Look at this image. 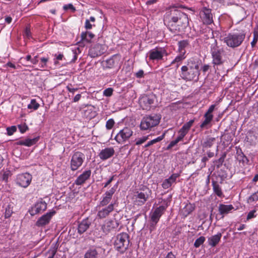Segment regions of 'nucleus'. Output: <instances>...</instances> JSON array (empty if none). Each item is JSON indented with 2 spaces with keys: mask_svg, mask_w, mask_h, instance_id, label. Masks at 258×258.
<instances>
[{
  "mask_svg": "<svg viewBox=\"0 0 258 258\" xmlns=\"http://www.w3.org/2000/svg\"><path fill=\"white\" fill-rule=\"evenodd\" d=\"M164 23L171 32H182L188 25V16L173 6L166 12Z\"/></svg>",
  "mask_w": 258,
  "mask_h": 258,
  "instance_id": "f257e3e1",
  "label": "nucleus"
},
{
  "mask_svg": "<svg viewBox=\"0 0 258 258\" xmlns=\"http://www.w3.org/2000/svg\"><path fill=\"white\" fill-rule=\"evenodd\" d=\"M202 64L201 60L196 57H191L187 59L186 64L181 68L180 77L186 82H197L200 75V67Z\"/></svg>",
  "mask_w": 258,
  "mask_h": 258,
  "instance_id": "f03ea898",
  "label": "nucleus"
},
{
  "mask_svg": "<svg viewBox=\"0 0 258 258\" xmlns=\"http://www.w3.org/2000/svg\"><path fill=\"white\" fill-rule=\"evenodd\" d=\"M210 51L212 57V63L214 66L222 65L225 60V52L223 48L218 46L216 40H214V42L211 44Z\"/></svg>",
  "mask_w": 258,
  "mask_h": 258,
  "instance_id": "7ed1b4c3",
  "label": "nucleus"
},
{
  "mask_svg": "<svg viewBox=\"0 0 258 258\" xmlns=\"http://www.w3.org/2000/svg\"><path fill=\"white\" fill-rule=\"evenodd\" d=\"M245 37L244 32L230 33L223 38L224 42L231 48H235L240 46Z\"/></svg>",
  "mask_w": 258,
  "mask_h": 258,
  "instance_id": "20e7f679",
  "label": "nucleus"
},
{
  "mask_svg": "<svg viewBox=\"0 0 258 258\" xmlns=\"http://www.w3.org/2000/svg\"><path fill=\"white\" fill-rule=\"evenodd\" d=\"M130 236L125 232H122L118 234L114 242L115 249L123 254L127 249L130 243Z\"/></svg>",
  "mask_w": 258,
  "mask_h": 258,
  "instance_id": "39448f33",
  "label": "nucleus"
},
{
  "mask_svg": "<svg viewBox=\"0 0 258 258\" xmlns=\"http://www.w3.org/2000/svg\"><path fill=\"white\" fill-rule=\"evenodd\" d=\"M156 96L153 94L144 95L139 99V104L143 110H150L156 107Z\"/></svg>",
  "mask_w": 258,
  "mask_h": 258,
  "instance_id": "423d86ee",
  "label": "nucleus"
},
{
  "mask_svg": "<svg viewBox=\"0 0 258 258\" xmlns=\"http://www.w3.org/2000/svg\"><path fill=\"white\" fill-rule=\"evenodd\" d=\"M160 118L156 114L149 115L143 118L140 124L142 130H147L158 125Z\"/></svg>",
  "mask_w": 258,
  "mask_h": 258,
  "instance_id": "0eeeda50",
  "label": "nucleus"
},
{
  "mask_svg": "<svg viewBox=\"0 0 258 258\" xmlns=\"http://www.w3.org/2000/svg\"><path fill=\"white\" fill-rule=\"evenodd\" d=\"M85 158V155L81 152H75L71 160L70 168L71 170L76 171L83 164Z\"/></svg>",
  "mask_w": 258,
  "mask_h": 258,
  "instance_id": "6e6552de",
  "label": "nucleus"
},
{
  "mask_svg": "<svg viewBox=\"0 0 258 258\" xmlns=\"http://www.w3.org/2000/svg\"><path fill=\"white\" fill-rule=\"evenodd\" d=\"M133 131L128 127H124L115 136L114 139L118 144H123L133 136Z\"/></svg>",
  "mask_w": 258,
  "mask_h": 258,
  "instance_id": "1a4fd4ad",
  "label": "nucleus"
},
{
  "mask_svg": "<svg viewBox=\"0 0 258 258\" xmlns=\"http://www.w3.org/2000/svg\"><path fill=\"white\" fill-rule=\"evenodd\" d=\"M167 205H161L156 208L153 212L150 217V226L155 227L160 220V217L165 212Z\"/></svg>",
  "mask_w": 258,
  "mask_h": 258,
  "instance_id": "9d476101",
  "label": "nucleus"
},
{
  "mask_svg": "<svg viewBox=\"0 0 258 258\" xmlns=\"http://www.w3.org/2000/svg\"><path fill=\"white\" fill-rule=\"evenodd\" d=\"M117 187L116 184L111 187L109 190L106 191L102 196L99 202V207H105L108 205L112 198L113 194L115 193Z\"/></svg>",
  "mask_w": 258,
  "mask_h": 258,
  "instance_id": "9b49d317",
  "label": "nucleus"
},
{
  "mask_svg": "<svg viewBox=\"0 0 258 258\" xmlns=\"http://www.w3.org/2000/svg\"><path fill=\"white\" fill-rule=\"evenodd\" d=\"M149 59L152 60H160L163 59V56L168 55L164 48H156L151 50L149 52Z\"/></svg>",
  "mask_w": 258,
  "mask_h": 258,
  "instance_id": "f8f14e48",
  "label": "nucleus"
},
{
  "mask_svg": "<svg viewBox=\"0 0 258 258\" xmlns=\"http://www.w3.org/2000/svg\"><path fill=\"white\" fill-rule=\"evenodd\" d=\"M31 180V175L26 172L18 175L16 178V183L20 186L26 188L30 184Z\"/></svg>",
  "mask_w": 258,
  "mask_h": 258,
  "instance_id": "ddd939ff",
  "label": "nucleus"
},
{
  "mask_svg": "<svg viewBox=\"0 0 258 258\" xmlns=\"http://www.w3.org/2000/svg\"><path fill=\"white\" fill-rule=\"evenodd\" d=\"M106 51L105 46L100 44H96L90 48L89 55L92 58L101 55Z\"/></svg>",
  "mask_w": 258,
  "mask_h": 258,
  "instance_id": "4468645a",
  "label": "nucleus"
},
{
  "mask_svg": "<svg viewBox=\"0 0 258 258\" xmlns=\"http://www.w3.org/2000/svg\"><path fill=\"white\" fill-rule=\"evenodd\" d=\"M215 107V105H211L208 110L205 113L204 117L205 118L204 120L200 125L201 128H207V126L210 124L211 122L213 119V115L212 112H213Z\"/></svg>",
  "mask_w": 258,
  "mask_h": 258,
  "instance_id": "2eb2a0df",
  "label": "nucleus"
},
{
  "mask_svg": "<svg viewBox=\"0 0 258 258\" xmlns=\"http://www.w3.org/2000/svg\"><path fill=\"white\" fill-rule=\"evenodd\" d=\"M47 208V204L44 201H40L35 204L29 210V213L32 216L42 213Z\"/></svg>",
  "mask_w": 258,
  "mask_h": 258,
  "instance_id": "dca6fc26",
  "label": "nucleus"
},
{
  "mask_svg": "<svg viewBox=\"0 0 258 258\" xmlns=\"http://www.w3.org/2000/svg\"><path fill=\"white\" fill-rule=\"evenodd\" d=\"M55 211H51L43 215L38 219L36 223V225L38 227H43L48 224L52 217L55 214Z\"/></svg>",
  "mask_w": 258,
  "mask_h": 258,
  "instance_id": "f3484780",
  "label": "nucleus"
},
{
  "mask_svg": "<svg viewBox=\"0 0 258 258\" xmlns=\"http://www.w3.org/2000/svg\"><path fill=\"white\" fill-rule=\"evenodd\" d=\"M115 203L111 202L107 206L99 210L97 213V216L100 219H104L109 215L114 209Z\"/></svg>",
  "mask_w": 258,
  "mask_h": 258,
  "instance_id": "a211bd4d",
  "label": "nucleus"
},
{
  "mask_svg": "<svg viewBox=\"0 0 258 258\" xmlns=\"http://www.w3.org/2000/svg\"><path fill=\"white\" fill-rule=\"evenodd\" d=\"M200 17L205 24L209 25L213 22V17L210 9L204 8L200 12Z\"/></svg>",
  "mask_w": 258,
  "mask_h": 258,
  "instance_id": "6ab92c4d",
  "label": "nucleus"
},
{
  "mask_svg": "<svg viewBox=\"0 0 258 258\" xmlns=\"http://www.w3.org/2000/svg\"><path fill=\"white\" fill-rule=\"evenodd\" d=\"M136 204L138 206L143 205L149 199V194L147 191H137L135 195Z\"/></svg>",
  "mask_w": 258,
  "mask_h": 258,
  "instance_id": "aec40b11",
  "label": "nucleus"
},
{
  "mask_svg": "<svg viewBox=\"0 0 258 258\" xmlns=\"http://www.w3.org/2000/svg\"><path fill=\"white\" fill-rule=\"evenodd\" d=\"M91 175V170L84 171L82 174H80L75 181V183L77 185H81L84 184L86 180L90 177Z\"/></svg>",
  "mask_w": 258,
  "mask_h": 258,
  "instance_id": "412c9836",
  "label": "nucleus"
},
{
  "mask_svg": "<svg viewBox=\"0 0 258 258\" xmlns=\"http://www.w3.org/2000/svg\"><path fill=\"white\" fill-rule=\"evenodd\" d=\"M115 151L112 147L106 148L102 150L99 154V157L102 160H106L114 154Z\"/></svg>",
  "mask_w": 258,
  "mask_h": 258,
  "instance_id": "4be33fe9",
  "label": "nucleus"
},
{
  "mask_svg": "<svg viewBox=\"0 0 258 258\" xmlns=\"http://www.w3.org/2000/svg\"><path fill=\"white\" fill-rule=\"evenodd\" d=\"M91 224V222L88 218L83 220L81 222H79L78 225V232L80 234L84 233L89 228Z\"/></svg>",
  "mask_w": 258,
  "mask_h": 258,
  "instance_id": "5701e85b",
  "label": "nucleus"
},
{
  "mask_svg": "<svg viewBox=\"0 0 258 258\" xmlns=\"http://www.w3.org/2000/svg\"><path fill=\"white\" fill-rule=\"evenodd\" d=\"M119 226V223L115 219L107 221L104 225V231L109 232L115 230Z\"/></svg>",
  "mask_w": 258,
  "mask_h": 258,
  "instance_id": "b1692460",
  "label": "nucleus"
},
{
  "mask_svg": "<svg viewBox=\"0 0 258 258\" xmlns=\"http://www.w3.org/2000/svg\"><path fill=\"white\" fill-rule=\"evenodd\" d=\"M179 176V174L174 173L172 174L168 178L165 179L162 184L163 188L164 189H167L170 187L173 183L175 182L176 179Z\"/></svg>",
  "mask_w": 258,
  "mask_h": 258,
  "instance_id": "393cba45",
  "label": "nucleus"
},
{
  "mask_svg": "<svg viewBox=\"0 0 258 258\" xmlns=\"http://www.w3.org/2000/svg\"><path fill=\"white\" fill-rule=\"evenodd\" d=\"M39 137H37L33 139L27 138L24 140H20L17 142V144L18 145L25 146L30 147L35 144L39 140Z\"/></svg>",
  "mask_w": 258,
  "mask_h": 258,
  "instance_id": "a878e982",
  "label": "nucleus"
},
{
  "mask_svg": "<svg viewBox=\"0 0 258 258\" xmlns=\"http://www.w3.org/2000/svg\"><path fill=\"white\" fill-rule=\"evenodd\" d=\"M222 237L221 233H218L217 234L213 235L208 239V244L212 247L216 246L220 241Z\"/></svg>",
  "mask_w": 258,
  "mask_h": 258,
  "instance_id": "bb28decb",
  "label": "nucleus"
},
{
  "mask_svg": "<svg viewBox=\"0 0 258 258\" xmlns=\"http://www.w3.org/2000/svg\"><path fill=\"white\" fill-rule=\"evenodd\" d=\"M234 209L232 205H224L220 204L218 207L219 213L222 215V218L224 217V215L228 214L230 211Z\"/></svg>",
  "mask_w": 258,
  "mask_h": 258,
  "instance_id": "cd10ccee",
  "label": "nucleus"
},
{
  "mask_svg": "<svg viewBox=\"0 0 258 258\" xmlns=\"http://www.w3.org/2000/svg\"><path fill=\"white\" fill-rule=\"evenodd\" d=\"M216 139L215 138L207 137L205 140L202 143L203 148H209L212 147Z\"/></svg>",
  "mask_w": 258,
  "mask_h": 258,
  "instance_id": "c85d7f7f",
  "label": "nucleus"
},
{
  "mask_svg": "<svg viewBox=\"0 0 258 258\" xmlns=\"http://www.w3.org/2000/svg\"><path fill=\"white\" fill-rule=\"evenodd\" d=\"M188 45V41L187 40H182L178 42V52L180 53H186L185 48Z\"/></svg>",
  "mask_w": 258,
  "mask_h": 258,
  "instance_id": "c756f323",
  "label": "nucleus"
},
{
  "mask_svg": "<svg viewBox=\"0 0 258 258\" xmlns=\"http://www.w3.org/2000/svg\"><path fill=\"white\" fill-rule=\"evenodd\" d=\"M212 183L214 193L219 197H222L223 196V192L221 187L218 182L216 181L213 180Z\"/></svg>",
  "mask_w": 258,
  "mask_h": 258,
  "instance_id": "7c9ffc66",
  "label": "nucleus"
},
{
  "mask_svg": "<svg viewBox=\"0 0 258 258\" xmlns=\"http://www.w3.org/2000/svg\"><path fill=\"white\" fill-rule=\"evenodd\" d=\"M186 58L185 54L180 53L179 54L175 57V58L171 62V64L176 63V67L178 68L181 62Z\"/></svg>",
  "mask_w": 258,
  "mask_h": 258,
  "instance_id": "2f4dec72",
  "label": "nucleus"
},
{
  "mask_svg": "<svg viewBox=\"0 0 258 258\" xmlns=\"http://www.w3.org/2000/svg\"><path fill=\"white\" fill-rule=\"evenodd\" d=\"M98 253L96 249H89L84 255V258H97Z\"/></svg>",
  "mask_w": 258,
  "mask_h": 258,
  "instance_id": "473e14b6",
  "label": "nucleus"
},
{
  "mask_svg": "<svg viewBox=\"0 0 258 258\" xmlns=\"http://www.w3.org/2000/svg\"><path fill=\"white\" fill-rule=\"evenodd\" d=\"M94 35L90 32L86 31L82 32L81 35V39L83 41L90 42L91 40L94 37Z\"/></svg>",
  "mask_w": 258,
  "mask_h": 258,
  "instance_id": "72a5a7b5",
  "label": "nucleus"
},
{
  "mask_svg": "<svg viewBox=\"0 0 258 258\" xmlns=\"http://www.w3.org/2000/svg\"><path fill=\"white\" fill-rule=\"evenodd\" d=\"M114 57L115 56H113L106 60L104 62V66L107 68H112L115 64Z\"/></svg>",
  "mask_w": 258,
  "mask_h": 258,
  "instance_id": "f704fd0d",
  "label": "nucleus"
},
{
  "mask_svg": "<svg viewBox=\"0 0 258 258\" xmlns=\"http://www.w3.org/2000/svg\"><path fill=\"white\" fill-rule=\"evenodd\" d=\"M165 135V133H164L161 136L157 137V138L149 141L147 144L145 145V148H148L149 146L162 141L164 139Z\"/></svg>",
  "mask_w": 258,
  "mask_h": 258,
  "instance_id": "c9c22d12",
  "label": "nucleus"
},
{
  "mask_svg": "<svg viewBox=\"0 0 258 258\" xmlns=\"http://www.w3.org/2000/svg\"><path fill=\"white\" fill-rule=\"evenodd\" d=\"M226 156V154L224 153L219 159L214 161L215 165L216 166L217 168H219L222 166Z\"/></svg>",
  "mask_w": 258,
  "mask_h": 258,
  "instance_id": "e433bc0d",
  "label": "nucleus"
},
{
  "mask_svg": "<svg viewBox=\"0 0 258 258\" xmlns=\"http://www.w3.org/2000/svg\"><path fill=\"white\" fill-rule=\"evenodd\" d=\"M194 122V120H190L188 122L185 123L182 127L180 128L181 130L184 131V132L187 134L190 128L192 126L193 123Z\"/></svg>",
  "mask_w": 258,
  "mask_h": 258,
  "instance_id": "4c0bfd02",
  "label": "nucleus"
},
{
  "mask_svg": "<svg viewBox=\"0 0 258 258\" xmlns=\"http://www.w3.org/2000/svg\"><path fill=\"white\" fill-rule=\"evenodd\" d=\"M39 106V104L36 102L35 99H32L30 103L28 105V108L37 110Z\"/></svg>",
  "mask_w": 258,
  "mask_h": 258,
  "instance_id": "58836bf2",
  "label": "nucleus"
},
{
  "mask_svg": "<svg viewBox=\"0 0 258 258\" xmlns=\"http://www.w3.org/2000/svg\"><path fill=\"white\" fill-rule=\"evenodd\" d=\"M206 240L204 236H200L199 238L197 239L194 243V246L196 248L199 247L202 244L204 243Z\"/></svg>",
  "mask_w": 258,
  "mask_h": 258,
  "instance_id": "ea45409f",
  "label": "nucleus"
},
{
  "mask_svg": "<svg viewBox=\"0 0 258 258\" xmlns=\"http://www.w3.org/2000/svg\"><path fill=\"white\" fill-rule=\"evenodd\" d=\"M32 57L30 55H27L25 57H22L20 58V62L24 66H29V64H27V61L31 62Z\"/></svg>",
  "mask_w": 258,
  "mask_h": 258,
  "instance_id": "a19ab883",
  "label": "nucleus"
},
{
  "mask_svg": "<svg viewBox=\"0 0 258 258\" xmlns=\"http://www.w3.org/2000/svg\"><path fill=\"white\" fill-rule=\"evenodd\" d=\"M194 210V208L191 204L187 205L184 208V214L187 216L191 213Z\"/></svg>",
  "mask_w": 258,
  "mask_h": 258,
  "instance_id": "79ce46f5",
  "label": "nucleus"
},
{
  "mask_svg": "<svg viewBox=\"0 0 258 258\" xmlns=\"http://www.w3.org/2000/svg\"><path fill=\"white\" fill-rule=\"evenodd\" d=\"M48 57H41L40 58V63L39 64V67L42 69L46 68L47 63L48 61Z\"/></svg>",
  "mask_w": 258,
  "mask_h": 258,
  "instance_id": "37998d69",
  "label": "nucleus"
},
{
  "mask_svg": "<svg viewBox=\"0 0 258 258\" xmlns=\"http://www.w3.org/2000/svg\"><path fill=\"white\" fill-rule=\"evenodd\" d=\"M13 213V209L11 205H8L6 208L5 216L6 218L10 217Z\"/></svg>",
  "mask_w": 258,
  "mask_h": 258,
  "instance_id": "c03bdc74",
  "label": "nucleus"
},
{
  "mask_svg": "<svg viewBox=\"0 0 258 258\" xmlns=\"http://www.w3.org/2000/svg\"><path fill=\"white\" fill-rule=\"evenodd\" d=\"M258 201V190L250 196L248 199V202L251 203Z\"/></svg>",
  "mask_w": 258,
  "mask_h": 258,
  "instance_id": "a18cd8bd",
  "label": "nucleus"
},
{
  "mask_svg": "<svg viewBox=\"0 0 258 258\" xmlns=\"http://www.w3.org/2000/svg\"><path fill=\"white\" fill-rule=\"evenodd\" d=\"M115 124V122L112 118L108 119L106 123V127L107 130H111Z\"/></svg>",
  "mask_w": 258,
  "mask_h": 258,
  "instance_id": "49530a36",
  "label": "nucleus"
},
{
  "mask_svg": "<svg viewBox=\"0 0 258 258\" xmlns=\"http://www.w3.org/2000/svg\"><path fill=\"white\" fill-rule=\"evenodd\" d=\"M17 131V127L15 125L8 127L7 128V134L9 136L12 135Z\"/></svg>",
  "mask_w": 258,
  "mask_h": 258,
  "instance_id": "de8ad7c7",
  "label": "nucleus"
},
{
  "mask_svg": "<svg viewBox=\"0 0 258 258\" xmlns=\"http://www.w3.org/2000/svg\"><path fill=\"white\" fill-rule=\"evenodd\" d=\"M113 90L111 88L106 89L103 91V95L106 97H110L112 95Z\"/></svg>",
  "mask_w": 258,
  "mask_h": 258,
  "instance_id": "09e8293b",
  "label": "nucleus"
},
{
  "mask_svg": "<svg viewBox=\"0 0 258 258\" xmlns=\"http://www.w3.org/2000/svg\"><path fill=\"white\" fill-rule=\"evenodd\" d=\"M18 127L20 132L22 134L24 133L29 129L28 126L25 123L23 124H19L18 125Z\"/></svg>",
  "mask_w": 258,
  "mask_h": 258,
  "instance_id": "8fccbe9b",
  "label": "nucleus"
},
{
  "mask_svg": "<svg viewBox=\"0 0 258 258\" xmlns=\"http://www.w3.org/2000/svg\"><path fill=\"white\" fill-rule=\"evenodd\" d=\"M238 159L239 160L240 162H242L243 163H247L249 162V160L247 159V158L243 153H242L241 155H238Z\"/></svg>",
  "mask_w": 258,
  "mask_h": 258,
  "instance_id": "3c124183",
  "label": "nucleus"
},
{
  "mask_svg": "<svg viewBox=\"0 0 258 258\" xmlns=\"http://www.w3.org/2000/svg\"><path fill=\"white\" fill-rule=\"evenodd\" d=\"M11 172L9 170H7L4 172L2 176V179L6 182L8 181V178L11 176Z\"/></svg>",
  "mask_w": 258,
  "mask_h": 258,
  "instance_id": "603ef678",
  "label": "nucleus"
},
{
  "mask_svg": "<svg viewBox=\"0 0 258 258\" xmlns=\"http://www.w3.org/2000/svg\"><path fill=\"white\" fill-rule=\"evenodd\" d=\"M256 210L254 209L251 211H250L248 214H247V218L246 219L247 220H249V219H251L253 218H254L256 217V215H255V213L256 212Z\"/></svg>",
  "mask_w": 258,
  "mask_h": 258,
  "instance_id": "864d4df0",
  "label": "nucleus"
},
{
  "mask_svg": "<svg viewBox=\"0 0 258 258\" xmlns=\"http://www.w3.org/2000/svg\"><path fill=\"white\" fill-rule=\"evenodd\" d=\"M148 138V136L147 137H143L142 138L139 139L137 141L136 144L137 145H140L143 144V143H144L145 141H146L147 140Z\"/></svg>",
  "mask_w": 258,
  "mask_h": 258,
  "instance_id": "5fc2aeb1",
  "label": "nucleus"
},
{
  "mask_svg": "<svg viewBox=\"0 0 258 258\" xmlns=\"http://www.w3.org/2000/svg\"><path fill=\"white\" fill-rule=\"evenodd\" d=\"M63 9L65 11H67L69 9L72 10L73 12L76 11L75 8L72 4H69L68 5H64L63 7Z\"/></svg>",
  "mask_w": 258,
  "mask_h": 258,
  "instance_id": "6e6d98bb",
  "label": "nucleus"
},
{
  "mask_svg": "<svg viewBox=\"0 0 258 258\" xmlns=\"http://www.w3.org/2000/svg\"><path fill=\"white\" fill-rule=\"evenodd\" d=\"M209 160L208 157L204 156L201 160L202 165L201 168H204L206 166V162Z\"/></svg>",
  "mask_w": 258,
  "mask_h": 258,
  "instance_id": "4d7b16f0",
  "label": "nucleus"
},
{
  "mask_svg": "<svg viewBox=\"0 0 258 258\" xmlns=\"http://www.w3.org/2000/svg\"><path fill=\"white\" fill-rule=\"evenodd\" d=\"M67 89L70 93H72V95L74 94L75 91L78 90V88H73L71 85L67 86Z\"/></svg>",
  "mask_w": 258,
  "mask_h": 258,
  "instance_id": "13d9d810",
  "label": "nucleus"
},
{
  "mask_svg": "<svg viewBox=\"0 0 258 258\" xmlns=\"http://www.w3.org/2000/svg\"><path fill=\"white\" fill-rule=\"evenodd\" d=\"M85 28L86 29H91L92 28V25L90 22V20L87 19L85 21Z\"/></svg>",
  "mask_w": 258,
  "mask_h": 258,
  "instance_id": "bf43d9fd",
  "label": "nucleus"
},
{
  "mask_svg": "<svg viewBox=\"0 0 258 258\" xmlns=\"http://www.w3.org/2000/svg\"><path fill=\"white\" fill-rule=\"evenodd\" d=\"M258 40V34H256V33H254V38L253 39V40L251 42V45L252 47H253L255 44L256 43Z\"/></svg>",
  "mask_w": 258,
  "mask_h": 258,
  "instance_id": "052dcab7",
  "label": "nucleus"
},
{
  "mask_svg": "<svg viewBox=\"0 0 258 258\" xmlns=\"http://www.w3.org/2000/svg\"><path fill=\"white\" fill-rule=\"evenodd\" d=\"M114 176L115 175L112 176L105 183H104V187H107L110 184V183L113 180Z\"/></svg>",
  "mask_w": 258,
  "mask_h": 258,
  "instance_id": "680f3d73",
  "label": "nucleus"
},
{
  "mask_svg": "<svg viewBox=\"0 0 258 258\" xmlns=\"http://www.w3.org/2000/svg\"><path fill=\"white\" fill-rule=\"evenodd\" d=\"M144 74V72L143 70H140L138 72L136 73V77L138 78H141L143 77Z\"/></svg>",
  "mask_w": 258,
  "mask_h": 258,
  "instance_id": "e2e57ef3",
  "label": "nucleus"
},
{
  "mask_svg": "<svg viewBox=\"0 0 258 258\" xmlns=\"http://www.w3.org/2000/svg\"><path fill=\"white\" fill-rule=\"evenodd\" d=\"M178 137L180 138L181 139H183V138L185 137V136L187 134H186L184 131H183L180 129V130L178 132Z\"/></svg>",
  "mask_w": 258,
  "mask_h": 258,
  "instance_id": "0e129e2a",
  "label": "nucleus"
},
{
  "mask_svg": "<svg viewBox=\"0 0 258 258\" xmlns=\"http://www.w3.org/2000/svg\"><path fill=\"white\" fill-rule=\"evenodd\" d=\"M38 56L37 55L34 57V58H32L31 62L33 64H36L38 62Z\"/></svg>",
  "mask_w": 258,
  "mask_h": 258,
  "instance_id": "69168bd1",
  "label": "nucleus"
},
{
  "mask_svg": "<svg viewBox=\"0 0 258 258\" xmlns=\"http://www.w3.org/2000/svg\"><path fill=\"white\" fill-rule=\"evenodd\" d=\"M31 35V32L30 28L27 27L25 30V35L28 38H29Z\"/></svg>",
  "mask_w": 258,
  "mask_h": 258,
  "instance_id": "338daca9",
  "label": "nucleus"
},
{
  "mask_svg": "<svg viewBox=\"0 0 258 258\" xmlns=\"http://www.w3.org/2000/svg\"><path fill=\"white\" fill-rule=\"evenodd\" d=\"M210 68V66L208 64H205L203 66V67L202 68V70L204 73L207 72Z\"/></svg>",
  "mask_w": 258,
  "mask_h": 258,
  "instance_id": "774afa93",
  "label": "nucleus"
}]
</instances>
